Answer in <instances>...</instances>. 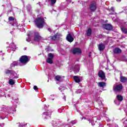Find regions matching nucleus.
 Instances as JSON below:
<instances>
[{"label":"nucleus","instance_id":"1","mask_svg":"<svg viewBox=\"0 0 127 127\" xmlns=\"http://www.w3.org/2000/svg\"><path fill=\"white\" fill-rule=\"evenodd\" d=\"M36 25L38 28H42L44 25L46 24L43 17H38L34 21Z\"/></svg>","mask_w":127,"mask_h":127},{"label":"nucleus","instance_id":"2","mask_svg":"<svg viewBox=\"0 0 127 127\" xmlns=\"http://www.w3.org/2000/svg\"><path fill=\"white\" fill-rule=\"evenodd\" d=\"M30 60V57L27 56H22L19 59V61L21 63L26 64L29 62Z\"/></svg>","mask_w":127,"mask_h":127},{"label":"nucleus","instance_id":"3","mask_svg":"<svg viewBox=\"0 0 127 127\" xmlns=\"http://www.w3.org/2000/svg\"><path fill=\"white\" fill-rule=\"evenodd\" d=\"M70 70H73L76 73L80 71V66L79 64H70L69 65Z\"/></svg>","mask_w":127,"mask_h":127},{"label":"nucleus","instance_id":"4","mask_svg":"<svg viewBox=\"0 0 127 127\" xmlns=\"http://www.w3.org/2000/svg\"><path fill=\"white\" fill-rule=\"evenodd\" d=\"M113 90L115 92L122 91V90H123V85L117 84H114L113 86Z\"/></svg>","mask_w":127,"mask_h":127},{"label":"nucleus","instance_id":"5","mask_svg":"<svg viewBox=\"0 0 127 127\" xmlns=\"http://www.w3.org/2000/svg\"><path fill=\"white\" fill-rule=\"evenodd\" d=\"M5 74L6 75H10V76H12V77H13V76H15L16 74V73H15V71H13L11 69H6L5 70Z\"/></svg>","mask_w":127,"mask_h":127},{"label":"nucleus","instance_id":"6","mask_svg":"<svg viewBox=\"0 0 127 127\" xmlns=\"http://www.w3.org/2000/svg\"><path fill=\"white\" fill-rule=\"evenodd\" d=\"M90 9L91 11H95L97 8V5L96 4V2L95 1H93L91 2L90 6Z\"/></svg>","mask_w":127,"mask_h":127},{"label":"nucleus","instance_id":"7","mask_svg":"<svg viewBox=\"0 0 127 127\" xmlns=\"http://www.w3.org/2000/svg\"><path fill=\"white\" fill-rule=\"evenodd\" d=\"M42 39V37L40 36L39 33L36 32L35 33V35L34 37V41H36V42H38L39 40H41Z\"/></svg>","mask_w":127,"mask_h":127},{"label":"nucleus","instance_id":"8","mask_svg":"<svg viewBox=\"0 0 127 127\" xmlns=\"http://www.w3.org/2000/svg\"><path fill=\"white\" fill-rule=\"evenodd\" d=\"M98 76L102 79V80H105L106 79V75H105V72L103 70H100L98 72Z\"/></svg>","mask_w":127,"mask_h":127},{"label":"nucleus","instance_id":"9","mask_svg":"<svg viewBox=\"0 0 127 127\" xmlns=\"http://www.w3.org/2000/svg\"><path fill=\"white\" fill-rule=\"evenodd\" d=\"M103 27L106 30H112L113 29V26L110 24H104L103 25Z\"/></svg>","mask_w":127,"mask_h":127},{"label":"nucleus","instance_id":"10","mask_svg":"<svg viewBox=\"0 0 127 127\" xmlns=\"http://www.w3.org/2000/svg\"><path fill=\"white\" fill-rule=\"evenodd\" d=\"M73 54H81L82 53V51L79 48H75L72 50Z\"/></svg>","mask_w":127,"mask_h":127},{"label":"nucleus","instance_id":"11","mask_svg":"<svg viewBox=\"0 0 127 127\" xmlns=\"http://www.w3.org/2000/svg\"><path fill=\"white\" fill-rule=\"evenodd\" d=\"M66 39L68 41V42H73V41H74V38L72 37V35L70 33H68L67 35Z\"/></svg>","mask_w":127,"mask_h":127},{"label":"nucleus","instance_id":"12","mask_svg":"<svg viewBox=\"0 0 127 127\" xmlns=\"http://www.w3.org/2000/svg\"><path fill=\"white\" fill-rule=\"evenodd\" d=\"M66 127V125L59 122H57L54 126V127Z\"/></svg>","mask_w":127,"mask_h":127},{"label":"nucleus","instance_id":"13","mask_svg":"<svg viewBox=\"0 0 127 127\" xmlns=\"http://www.w3.org/2000/svg\"><path fill=\"white\" fill-rule=\"evenodd\" d=\"M55 79L56 81H57L58 82H62V81L64 80V76L57 75L55 76Z\"/></svg>","mask_w":127,"mask_h":127},{"label":"nucleus","instance_id":"14","mask_svg":"<svg viewBox=\"0 0 127 127\" xmlns=\"http://www.w3.org/2000/svg\"><path fill=\"white\" fill-rule=\"evenodd\" d=\"M106 84L107 83L104 82H99L97 83L98 86L99 87V88H105V87H106Z\"/></svg>","mask_w":127,"mask_h":127},{"label":"nucleus","instance_id":"15","mask_svg":"<svg viewBox=\"0 0 127 127\" xmlns=\"http://www.w3.org/2000/svg\"><path fill=\"white\" fill-rule=\"evenodd\" d=\"M113 52L115 54H118L122 53V50L119 48H116L113 50Z\"/></svg>","mask_w":127,"mask_h":127},{"label":"nucleus","instance_id":"16","mask_svg":"<svg viewBox=\"0 0 127 127\" xmlns=\"http://www.w3.org/2000/svg\"><path fill=\"white\" fill-rule=\"evenodd\" d=\"M120 81L122 83H126L127 81V78L126 77L123 76H121L120 77Z\"/></svg>","mask_w":127,"mask_h":127},{"label":"nucleus","instance_id":"17","mask_svg":"<svg viewBox=\"0 0 127 127\" xmlns=\"http://www.w3.org/2000/svg\"><path fill=\"white\" fill-rule=\"evenodd\" d=\"M73 79L76 83H80L81 82V79H80V78L78 76H74Z\"/></svg>","mask_w":127,"mask_h":127},{"label":"nucleus","instance_id":"18","mask_svg":"<svg viewBox=\"0 0 127 127\" xmlns=\"http://www.w3.org/2000/svg\"><path fill=\"white\" fill-rule=\"evenodd\" d=\"M98 48H99V50H100V51H103V50H104V49H105V45H104L103 44H100L99 45Z\"/></svg>","mask_w":127,"mask_h":127},{"label":"nucleus","instance_id":"19","mask_svg":"<svg viewBox=\"0 0 127 127\" xmlns=\"http://www.w3.org/2000/svg\"><path fill=\"white\" fill-rule=\"evenodd\" d=\"M10 47L11 49V50H12L13 51H14V50H15V45H14V43H11L10 45Z\"/></svg>","mask_w":127,"mask_h":127},{"label":"nucleus","instance_id":"20","mask_svg":"<svg viewBox=\"0 0 127 127\" xmlns=\"http://www.w3.org/2000/svg\"><path fill=\"white\" fill-rule=\"evenodd\" d=\"M8 83L9 85H14V84H15V81H14V80L13 79H10L8 81Z\"/></svg>","mask_w":127,"mask_h":127},{"label":"nucleus","instance_id":"21","mask_svg":"<svg viewBox=\"0 0 127 127\" xmlns=\"http://www.w3.org/2000/svg\"><path fill=\"white\" fill-rule=\"evenodd\" d=\"M117 100H119L120 102H122L123 100H124V97L122 95H117Z\"/></svg>","mask_w":127,"mask_h":127},{"label":"nucleus","instance_id":"22","mask_svg":"<svg viewBox=\"0 0 127 127\" xmlns=\"http://www.w3.org/2000/svg\"><path fill=\"white\" fill-rule=\"evenodd\" d=\"M91 34H92V30H91V29H88L86 31V35L87 36H90Z\"/></svg>","mask_w":127,"mask_h":127},{"label":"nucleus","instance_id":"23","mask_svg":"<svg viewBox=\"0 0 127 127\" xmlns=\"http://www.w3.org/2000/svg\"><path fill=\"white\" fill-rule=\"evenodd\" d=\"M121 30L123 32V33H125V34H127V29L125 27H121Z\"/></svg>","mask_w":127,"mask_h":127},{"label":"nucleus","instance_id":"24","mask_svg":"<svg viewBox=\"0 0 127 127\" xmlns=\"http://www.w3.org/2000/svg\"><path fill=\"white\" fill-rule=\"evenodd\" d=\"M58 37V36L57 35H54L53 36H50V38H51V39L52 40H56V39Z\"/></svg>","mask_w":127,"mask_h":127},{"label":"nucleus","instance_id":"25","mask_svg":"<svg viewBox=\"0 0 127 127\" xmlns=\"http://www.w3.org/2000/svg\"><path fill=\"white\" fill-rule=\"evenodd\" d=\"M5 92L3 90H0V97H4Z\"/></svg>","mask_w":127,"mask_h":127},{"label":"nucleus","instance_id":"26","mask_svg":"<svg viewBox=\"0 0 127 127\" xmlns=\"http://www.w3.org/2000/svg\"><path fill=\"white\" fill-rule=\"evenodd\" d=\"M47 62L49 64H52L53 62L52 61V59H50V58H49L47 59Z\"/></svg>","mask_w":127,"mask_h":127},{"label":"nucleus","instance_id":"27","mask_svg":"<svg viewBox=\"0 0 127 127\" xmlns=\"http://www.w3.org/2000/svg\"><path fill=\"white\" fill-rule=\"evenodd\" d=\"M97 103H98V105L100 107H102L103 106V103H102V101L100 99H98L97 100Z\"/></svg>","mask_w":127,"mask_h":127},{"label":"nucleus","instance_id":"28","mask_svg":"<svg viewBox=\"0 0 127 127\" xmlns=\"http://www.w3.org/2000/svg\"><path fill=\"white\" fill-rule=\"evenodd\" d=\"M57 0H50L49 1L51 2V4L52 5H53V4H55L56 3V1Z\"/></svg>","mask_w":127,"mask_h":127},{"label":"nucleus","instance_id":"29","mask_svg":"<svg viewBox=\"0 0 127 127\" xmlns=\"http://www.w3.org/2000/svg\"><path fill=\"white\" fill-rule=\"evenodd\" d=\"M48 57L49 58H50L51 59H53L54 58V55L51 53H50L48 54Z\"/></svg>","mask_w":127,"mask_h":127},{"label":"nucleus","instance_id":"30","mask_svg":"<svg viewBox=\"0 0 127 127\" xmlns=\"http://www.w3.org/2000/svg\"><path fill=\"white\" fill-rule=\"evenodd\" d=\"M43 115H45V116H47V118H48V116H50V113L47 112H44L43 113Z\"/></svg>","mask_w":127,"mask_h":127},{"label":"nucleus","instance_id":"31","mask_svg":"<svg viewBox=\"0 0 127 127\" xmlns=\"http://www.w3.org/2000/svg\"><path fill=\"white\" fill-rule=\"evenodd\" d=\"M121 101H120L118 100V99H117V100H115V101H114V103H115L116 105H117L118 106H119V105L121 104Z\"/></svg>","mask_w":127,"mask_h":127},{"label":"nucleus","instance_id":"32","mask_svg":"<svg viewBox=\"0 0 127 127\" xmlns=\"http://www.w3.org/2000/svg\"><path fill=\"white\" fill-rule=\"evenodd\" d=\"M9 21H14V18L12 16H10L8 18Z\"/></svg>","mask_w":127,"mask_h":127},{"label":"nucleus","instance_id":"33","mask_svg":"<svg viewBox=\"0 0 127 127\" xmlns=\"http://www.w3.org/2000/svg\"><path fill=\"white\" fill-rule=\"evenodd\" d=\"M28 38H27L26 39V41H27L28 42H30V41H31V40L30 39V37L29 35L28 34Z\"/></svg>","mask_w":127,"mask_h":127},{"label":"nucleus","instance_id":"34","mask_svg":"<svg viewBox=\"0 0 127 127\" xmlns=\"http://www.w3.org/2000/svg\"><path fill=\"white\" fill-rule=\"evenodd\" d=\"M110 10H111L113 12H115V8L114 7H111Z\"/></svg>","mask_w":127,"mask_h":127},{"label":"nucleus","instance_id":"35","mask_svg":"<svg viewBox=\"0 0 127 127\" xmlns=\"http://www.w3.org/2000/svg\"><path fill=\"white\" fill-rule=\"evenodd\" d=\"M20 126H19V127H25V124H19Z\"/></svg>","mask_w":127,"mask_h":127},{"label":"nucleus","instance_id":"36","mask_svg":"<svg viewBox=\"0 0 127 127\" xmlns=\"http://www.w3.org/2000/svg\"><path fill=\"white\" fill-rule=\"evenodd\" d=\"M12 26H16V25H17V23L15 21L14 23L12 24Z\"/></svg>","mask_w":127,"mask_h":127},{"label":"nucleus","instance_id":"37","mask_svg":"<svg viewBox=\"0 0 127 127\" xmlns=\"http://www.w3.org/2000/svg\"><path fill=\"white\" fill-rule=\"evenodd\" d=\"M27 9H29V10H30V8H31V6H30V5H28V6H27Z\"/></svg>","mask_w":127,"mask_h":127},{"label":"nucleus","instance_id":"38","mask_svg":"<svg viewBox=\"0 0 127 127\" xmlns=\"http://www.w3.org/2000/svg\"><path fill=\"white\" fill-rule=\"evenodd\" d=\"M5 110H6V109L5 107H3L1 109V111L2 112H5Z\"/></svg>","mask_w":127,"mask_h":127},{"label":"nucleus","instance_id":"39","mask_svg":"<svg viewBox=\"0 0 127 127\" xmlns=\"http://www.w3.org/2000/svg\"><path fill=\"white\" fill-rule=\"evenodd\" d=\"M77 94H80V93H81V89H78L77 91H76Z\"/></svg>","mask_w":127,"mask_h":127},{"label":"nucleus","instance_id":"40","mask_svg":"<svg viewBox=\"0 0 127 127\" xmlns=\"http://www.w3.org/2000/svg\"><path fill=\"white\" fill-rule=\"evenodd\" d=\"M13 64H18V61H15V62H13Z\"/></svg>","mask_w":127,"mask_h":127},{"label":"nucleus","instance_id":"41","mask_svg":"<svg viewBox=\"0 0 127 127\" xmlns=\"http://www.w3.org/2000/svg\"><path fill=\"white\" fill-rule=\"evenodd\" d=\"M33 89L35 90H37V89H38V88H37V86L36 85H35L33 87Z\"/></svg>","mask_w":127,"mask_h":127},{"label":"nucleus","instance_id":"42","mask_svg":"<svg viewBox=\"0 0 127 127\" xmlns=\"http://www.w3.org/2000/svg\"><path fill=\"white\" fill-rule=\"evenodd\" d=\"M48 30L49 31H50V32H52V30H51V29L50 28H48Z\"/></svg>","mask_w":127,"mask_h":127},{"label":"nucleus","instance_id":"43","mask_svg":"<svg viewBox=\"0 0 127 127\" xmlns=\"http://www.w3.org/2000/svg\"><path fill=\"white\" fill-rule=\"evenodd\" d=\"M17 78H18V76H15L14 77H12V79H17Z\"/></svg>","mask_w":127,"mask_h":127},{"label":"nucleus","instance_id":"44","mask_svg":"<svg viewBox=\"0 0 127 127\" xmlns=\"http://www.w3.org/2000/svg\"><path fill=\"white\" fill-rule=\"evenodd\" d=\"M91 125H92V126H95V123H94L93 122V121H91Z\"/></svg>","mask_w":127,"mask_h":127},{"label":"nucleus","instance_id":"45","mask_svg":"<svg viewBox=\"0 0 127 127\" xmlns=\"http://www.w3.org/2000/svg\"><path fill=\"white\" fill-rule=\"evenodd\" d=\"M63 99L64 100V101H66V97L64 96Z\"/></svg>","mask_w":127,"mask_h":127},{"label":"nucleus","instance_id":"46","mask_svg":"<svg viewBox=\"0 0 127 127\" xmlns=\"http://www.w3.org/2000/svg\"><path fill=\"white\" fill-rule=\"evenodd\" d=\"M12 66H17V64H12Z\"/></svg>","mask_w":127,"mask_h":127},{"label":"nucleus","instance_id":"47","mask_svg":"<svg viewBox=\"0 0 127 127\" xmlns=\"http://www.w3.org/2000/svg\"><path fill=\"white\" fill-rule=\"evenodd\" d=\"M117 1H118V2H120V1H122V0H116Z\"/></svg>","mask_w":127,"mask_h":127},{"label":"nucleus","instance_id":"48","mask_svg":"<svg viewBox=\"0 0 127 127\" xmlns=\"http://www.w3.org/2000/svg\"><path fill=\"white\" fill-rule=\"evenodd\" d=\"M83 119H84V120H85V117H82V118H81V120H83Z\"/></svg>","mask_w":127,"mask_h":127},{"label":"nucleus","instance_id":"49","mask_svg":"<svg viewBox=\"0 0 127 127\" xmlns=\"http://www.w3.org/2000/svg\"><path fill=\"white\" fill-rule=\"evenodd\" d=\"M107 122H110L111 120L110 119L107 120Z\"/></svg>","mask_w":127,"mask_h":127},{"label":"nucleus","instance_id":"50","mask_svg":"<svg viewBox=\"0 0 127 127\" xmlns=\"http://www.w3.org/2000/svg\"><path fill=\"white\" fill-rule=\"evenodd\" d=\"M71 123H72V124H75V123H74V121H72Z\"/></svg>","mask_w":127,"mask_h":127},{"label":"nucleus","instance_id":"51","mask_svg":"<svg viewBox=\"0 0 127 127\" xmlns=\"http://www.w3.org/2000/svg\"><path fill=\"white\" fill-rule=\"evenodd\" d=\"M13 111H14V112H16V110L15 109H14Z\"/></svg>","mask_w":127,"mask_h":127},{"label":"nucleus","instance_id":"52","mask_svg":"<svg viewBox=\"0 0 127 127\" xmlns=\"http://www.w3.org/2000/svg\"><path fill=\"white\" fill-rule=\"evenodd\" d=\"M54 33H55V31H53Z\"/></svg>","mask_w":127,"mask_h":127},{"label":"nucleus","instance_id":"53","mask_svg":"<svg viewBox=\"0 0 127 127\" xmlns=\"http://www.w3.org/2000/svg\"><path fill=\"white\" fill-rule=\"evenodd\" d=\"M39 3H40V2H39L38 3H37V4H39Z\"/></svg>","mask_w":127,"mask_h":127},{"label":"nucleus","instance_id":"54","mask_svg":"<svg viewBox=\"0 0 127 127\" xmlns=\"http://www.w3.org/2000/svg\"><path fill=\"white\" fill-rule=\"evenodd\" d=\"M113 64H110V66H112Z\"/></svg>","mask_w":127,"mask_h":127},{"label":"nucleus","instance_id":"55","mask_svg":"<svg viewBox=\"0 0 127 127\" xmlns=\"http://www.w3.org/2000/svg\"><path fill=\"white\" fill-rule=\"evenodd\" d=\"M104 80H105V81H106V79H104Z\"/></svg>","mask_w":127,"mask_h":127}]
</instances>
